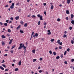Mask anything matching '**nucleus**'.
<instances>
[{"label":"nucleus","mask_w":74,"mask_h":74,"mask_svg":"<svg viewBox=\"0 0 74 74\" xmlns=\"http://www.w3.org/2000/svg\"><path fill=\"white\" fill-rule=\"evenodd\" d=\"M23 48V49H26V46H24V45H23L22 43H21L20 45V47L18 48V49L19 50L20 49H22V48Z\"/></svg>","instance_id":"obj_1"},{"label":"nucleus","mask_w":74,"mask_h":74,"mask_svg":"<svg viewBox=\"0 0 74 74\" xmlns=\"http://www.w3.org/2000/svg\"><path fill=\"white\" fill-rule=\"evenodd\" d=\"M14 5H15V3H12V5L10 7V8L11 9H13L14 8Z\"/></svg>","instance_id":"obj_2"},{"label":"nucleus","mask_w":74,"mask_h":74,"mask_svg":"<svg viewBox=\"0 0 74 74\" xmlns=\"http://www.w3.org/2000/svg\"><path fill=\"white\" fill-rule=\"evenodd\" d=\"M38 35L37 33H36L35 35L33 36V37L34 38H35V37H38Z\"/></svg>","instance_id":"obj_3"},{"label":"nucleus","mask_w":74,"mask_h":74,"mask_svg":"<svg viewBox=\"0 0 74 74\" xmlns=\"http://www.w3.org/2000/svg\"><path fill=\"white\" fill-rule=\"evenodd\" d=\"M15 19L16 20H18L19 19V16H16L15 17Z\"/></svg>","instance_id":"obj_4"},{"label":"nucleus","mask_w":74,"mask_h":74,"mask_svg":"<svg viewBox=\"0 0 74 74\" xmlns=\"http://www.w3.org/2000/svg\"><path fill=\"white\" fill-rule=\"evenodd\" d=\"M40 19L41 21L43 20V19H42V15L40 16Z\"/></svg>","instance_id":"obj_5"},{"label":"nucleus","mask_w":74,"mask_h":74,"mask_svg":"<svg viewBox=\"0 0 74 74\" xmlns=\"http://www.w3.org/2000/svg\"><path fill=\"white\" fill-rule=\"evenodd\" d=\"M21 25H19L16 28V30H18L19 29L21 28Z\"/></svg>","instance_id":"obj_6"},{"label":"nucleus","mask_w":74,"mask_h":74,"mask_svg":"<svg viewBox=\"0 0 74 74\" xmlns=\"http://www.w3.org/2000/svg\"><path fill=\"white\" fill-rule=\"evenodd\" d=\"M13 41V39H11V40H10V41L9 42V44L10 45L11 43H12V42Z\"/></svg>","instance_id":"obj_7"},{"label":"nucleus","mask_w":74,"mask_h":74,"mask_svg":"<svg viewBox=\"0 0 74 74\" xmlns=\"http://www.w3.org/2000/svg\"><path fill=\"white\" fill-rule=\"evenodd\" d=\"M21 64H22V62H21V61H20L18 62V65H19V66H21Z\"/></svg>","instance_id":"obj_8"},{"label":"nucleus","mask_w":74,"mask_h":74,"mask_svg":"<svg viewBox=\"0 0 74 74\" xmlns=\"http://www.w3.org/2000/svg\"><path fill=\"white\" fill-rule=\"evenodd\" d=\"M70 12H69V11L68 10H66V14H69Z\"/></svg>","instance_id":"obj_9"},{"label":"nucleus","mask_w":74,"mask_h":74,"mask_svg":"<svg viewBox=\"0 0 74 74\" xmlns=\"http://www.w3.org/2000/svg\"><path fill=\"white\" fill-rule=\"evenodd\" d=\"M0 69H1V70H4V68L3 67L1 66H0Z\"/></svg>","instance_id":"obj_10"},{"label":"nucleus","mask_w":74,"mask_h":74,"mask_svg":"<svg viewBox=\"0 0 74 74\" xmlns=\"http://www.w3.org/2000/svg\"><path fill=\"white\" fill-rule=\"evenodd\" d=\"M20 23L21 25H23V23H24L23 22V21L21 20L20 21Z\"/></svg>","instance_id":"obj_11"},{"label":"nucleus","mask_w":74,"mask_h":74,"mask_svg":"<svg viewBox=\"0 0 74 74\" xmlns=\"http://www.w3.org/2000/svg\"><path fill=\"white\" fill-rule=\"evenodd\" d=\"M67 4H69L71 2V0H67Z\"/></svg>","instance_id":"obj_12"},{"label":"nucleus","mask_w":74,"mask_h":74,"mask_svg":"<svg viewBox=\"0 0 74 74\" xmlns=\"http://www.w3.org/2000/svg\"><path fill=\"white\" fill-rule=\"evenodd\" d=\"M60 40H58L57 41V43H58V44H60Z\"/></svg>","instance_id":"obj_13"},{"label":"nucleus","mask_w":74,"mask_h":74,"mask_svg":"<svg viewBox=\"0 0 74 74\" xmlns=\"http://www.w3.org/2000/svg\"><path fill=\"white\" fill-rule=\"evenodd\" d=\"M35 52H36V50L35 49H34L32 51V53H35Z\"/></svg>","instance_id":"obj_14"},{"label":"nucleus","mask_w":74,"mask_h":74,"mask_svg":"<svg viewBox=\"0 0 74 74\" xmlns=\"http://www.w3.org/2000/svg\"><path fill=\"white\" fill-rule=\"evenodd\" d=\"M1 37L2 38H5V36L4 35H2L1 36Z\"/></svg>","instance_id":"obj_15"},{"label":"nucleus","mask_w":74,"mask_h":74,"mask_svg":"<svg viewBox=\"0 0 74 74\" xmlns=\"http://www.w3.org/2000/svg\"><path fill=\"white\" fill-rule=\"evenodd\" d=\"M71 23L72 24V25H74V21L72 20L71 21Z\"/></svg>","instance_id":"obj_16"},{"label":"nucleus","mask_w":74,"mask_h":74,"mask_svg":"<svg viewBox=\"0 0 74 74\" xmlns=\"http://www.w3.org/2000/svg\"><path fill=\"white\" fill-rule=\"evenodd\" d=\"M20 32L21 33H24V32H23V31H22V29L20 30Z\"/></svg>","instance_id":"obj_17"},{"label":"nucleus","mask_w":74,"mask_h":74,"mask_svg":"<svg viewBox=\"0 0 74 74\" xmlns=\"http://www.w3.org/2000/svg\"><path fill=\"white\" fill-rule=\"evenodd\" d=\"M24 26V27H27V23H25Z\"/></svg>","instance_id":"obj_18"},{"label":"nucleus","mask_w":74,"mask_h":74,"mask_svg":"<svg viewBox=\"0 0 74 74\" xmlns=\"http://www.w3.org/2000/svg\"><path fill=\"white\" fill-rule=\"evenodd\" d=\"M16 47V46L15 45L13 46L11 48V49H13V48H14L15 47Z\"/></svg>","instance_id":"obj_19"},{"label":"nucleus","mask_w":74,"mask_h":74,"mask_svg":"<svg viewBox=\"0 0 74 74\" xmlns=\"http://www.w3.org/2000/svg\"><path fill=\"white\" fill-rule=\"evenodd\" d=\"M18 68H16L14 70V71H18Z\"/></svg>","instance_id":"obj_20"},{"label":"nucleus","mask_w":74,"mask_h":74,"mask_svg":"<svg viewBox=\"0 0 74 74\" xmlns=\"http://www.w3.org/2000/svg\"><path fill=\"white\" fill-rule=\"evenodd\" d=\"M71 18H74V15H73V14H71Z\"/></svg>","instance_id":"obj_21"},{"label":"nucleus","mask_w":74,"mask_h":74,"mask_svg":"<svg viewBox=\"0 0 74 74\" xmlns=\"http://www.w3.org/2000/svg\"><path fill=\"white\" fill-rule=\"evenodd\" d=\"M4 25H5V26H7L8 25V24L7 23H4Z\"/></svg>","instance_id":"obj_22"},{"label":"nucleus","mask_w":74,"mask_h":74,"mask_svg":"<svg viewBox=\"0 0 74 74\" xmlns=\"http://www.w3.org/2000/svg\"><path fill=\"white\" fill-rule=\"evenodd\" d=\"M37 60V59H34L33 60V62H35V61H36Z\"/></svg>","instance_id":"obj_23"},{"label":"nucleus","mask_w":74,"mask_h":74,"mask_svg":"<svg viewBox=\"0 0 74 74\" xmlns=\"http://www.w3.org/2000/svg\"><path fill=\"white\" fill-rule=\"evenodd\" d=\"M11 29H8V32H9V33H11Z\"/></svg>","instance_id":"obj_24"},{"label":"nucleus","mask_w":74,"mask_h":74,"mask_svg":"<svg viewBox=\"0 0 74 74\" xmlns=\"http://www.w3.org/2000/svg\"><path fill=\"white\" fill-rule=\"evenodd\" d=\"M53 8V6L52 5L51 7V10H52Z\"/></svg>","instance_id":"obj_25"},{"label":"nucleus","mask_w":74,"mask_h":74,"mask_svg":"<svg viewBox=\"0 0 74 74\" xmlns=\"http://www.w3.org/2000/svg\"><path fill=\"white\" fill-rule=\"evenodd\" d=\"M50 41L51 42H53V41H54V39H51Z\"/></svg>","instance_id":"obj_26"},{"label":"nucleus","mask_w":74,"mask_h":74,"mask_svg":"<svg viewBox=\"0 0 74 74\" xmlns=\"http://www.w3.org/2000/svg\"><path fill=\"white\" fill-rule=\"evenodd\" d=\"M41 22V21H39L38 23V25H40V23Z\"/></svg>","instance_id":"obj_27"},{"label":"nucleus","mask_w":74,"mask_h":74,"mask_svg":"<svg viewBox=\"0 0 74 74\" xmlns=\"http://www.w3.org/2000/svg\"><path fill=\"white\" fill-rule=\"evenodd\" d=\"M10 52H11V53H14V51L12 50H11V51H10Z\"/></svg>","instance_id":"obj_28"},{"label":"nucleus","mask_w":74,"mask_h":74,"mask_svg":"<svg viewBox=\"0 0 74 74\" xmlns=\"http://www.w3.org/2000/svg\"><path fill=\"white\" fill-rule=\"evenodd\" d=\"M53 55H54V56L56 55V52H55V51L53 52Z\"/></svg>","instance_id":"obj_29"},{"label":"nucleus","mask_w":74,"mask_h":74,"mask_svg":"<svg viewBox=\"0 0 74 74\" xmlns=\"http://www.w3.org/2000/svg\"><path fill=\"white\" fill-rule=\"evenodd\" d=\"M71 43L72 44H74V40H71Z\"/></svg>","instance_id":"obj_30"},{"label":"nucleus","mask_w":74,"mask_h":74,"mask_svg":"<svg viewBox=\"0 0 74 74\" xmlns=\"http://www.w3.org/2000/svg\"><path fill=\"white\" fill-rule=\"evenodd\" d=\"M56 58L57 59H59V58H60V57H59V56H57Z\"/></svg>","instance_id":"obj_31"},{"label":"nucleus","mask_w":74,"mask_h":74,"mask_svg":"<svg viewBox=\"0 0 74 74\" xmlns=\"http://www.w3.org/2000/svg\"><path fill=\"white\" fill-rule=\"evenodd\" d=\"M42 70H40L39 71V73H42Z\"/></svg>","instance_id":"obj_32"},{"label":"nucleus","mask_w":74,"mask_h":74,"mask_svg":"<svg viewBox=\"0 0 74 74\" xmlns=\"http://www.w3.org/2000/svg\"><path fill=\"white\" fill-rule=\"evenodd\" d=\"M66 53H67V51H65L64 52V55H66Z\"/></svg>","instance_id":"obj_33"},{"label":"nucleus","mask_w":74,"mask_h":74,"mask_svg":"<svg viewBox=\"0 0 74 74\" xmlns=\"http://www.w3.org/2000/svg\"><path fill=\"white\" fill-rule=\"evenodd\" d=\"M10 19H11V21H13V20L14 19V18H13V17H11L10 18Z\"/></svg>","instance_id":"obj_34"},{"label":"nucleus","mask_w":74,"mask_h":74,"mask_svg":"<svg viewBox=\"0 0 74 74\" xmlns=\"http://www.w3.org/2000/svg\"><path fill=\"white\" fill-rule=\"evenodd\" d=\"M69 30H72V27H70L69 28Z\"/></svg>","instance_id":"obj_35"},{"label":"nucleus","mask_w":74,"mask_h":74,"mask_svg":"<svg viewBox=\"0 0 74 74\" xmlns=\"http://www.w3.org/2000/svg\"><path fill=\"white\" fill-rule=\"evenodd\" d=\"M60 57L61 58H63V54H62L60 56Z\"/></svg>","instance_id":"obj_36"},{"label":"nucleus","mask_w":74,"mask_h":74,"mask_svg":"<svg viewBox=\"0 0 74 74\" xmlns=\"http://www.w3.org/2000/svg\"><path fill=\"white\" fill-rule=\"evenodd\" d=\"M32 18H36V16L35 15H32L31 16Z\"/></svg>","instance_id":"obj_37"},{"label":"nucleus","mask_w":74,"mask_h":74,"mask_svg":"<svg viewBox=\"0 0 74 74\" xmlns=\"http://www.w3.org/2000/svg\"><path fill=\"white\" fill-rule=\"evenodd\" d=\"M39 60L40 61H41V60H42V58H40V59Z\"/></svg>","instance_id":"obj_38"},{"label":"nucleus","mask_w":74,"mask_h":74,"mask_svg":"<svg viewBox=\"0 0 74 74\" xmlns=\"http://www.w3.org/2000/svg\"><path fill=\"white\" fill-rule=\"evenodd\" d=\"M63 37H67V35H66V34H64L63 36Z\"/></svg>","instance_id":"obj_39"},{"label":"nucleus","mask_w":74,"mask_h":74,"mask_svg":"<svg viewBox=\"0 0 74 74\" xmlns=\"http://www.w3.org/2000/svg\"><path fill=\"white\" fill-rule=\"evenodd\" d=\"M49 53H50V54H51V55H52V51H49Z\"/></svg>","instance_id":"obj_40"},{"label":"nucleus","mask_w":74,"mask_h":74,"mask_svg":"<svg viewBox=\"0 0 74 74\" xmlns=\"http://www.w3.org/2000/svg\"><path fill=\"white\" fill-rule=\"evenodd\" d=\"M5 44V43H4V42H2V45H4Z\"/></svg>","instance_id":"obj_41"},{"label":"nucleus","mask_w":74,"mask_h":74,"mask_svg":"<svg viewBox=\"0 0 74 74\" xmlns=\"http://www.w3.org/2000/svg\"><path fill=\"white\" fill-rule=\"evenodd\" d=\"M47 34H48V35H50V34H51V32H49L47 33Z\"/></svg>","instance_id":"obj_42"},{"label":"nucleus","mask_w":74,"mask_h":74,"mask_svg":"<svg viewBox=\"0 0 74 74\" xmlns=\"http://www.w3.org/2000/svg\"><path fill=\"white\" fill-rule=\"evenodd\" d=\"M60 18H58V19H57V21L58 22H60Z\"/></svg>","instance_id":"obj_43"},{"label":"nucleus","mask_w":74,"mask_h":74,"mask_svg":"<svg viewBox=\"0 0 74 74\" xmlns=\"http://www.w3.org/2000/svg\"><path fill=\"white\" fill-rule=\"evenodd\" d=\"M2 66H3V67H5V68L6 66H5V65L4 64H2Z\"/></svg>","instance_id":"obj_44"},{"label":"nucleus","mask_w":74,"mask_h":74,"mask_svg":"<svg viewBox=\"0 0 74 74\" xmlns=\"http://www.w3.org/2000/svg\"><path fill=\"white\" fill-rule=\"evenodd\" d=\"M49 73L47 71H46L45 72L46 74H48Z\"/></svg>","instance_id":"obj_45"},{"label":"nucleus","mask_w":74,"mask_h":74,"mask_svg":"<svg viewBox=\"0 0 74 74\" xmlns=\"http://www.w3.org/2000/svg\"><path fill=\"white\" fill-rule=\"evenodd\" d=\"M71 61L72 62H74V59H72L71 60Z\"/></svg>","instance_id":"obj_46"},{"label":"nucleus","mask_w":74,"mask_h":74,"mask_svg":"<svg viewBox=\"0 0 74 74\" xmlns=\"http://www.w3.org/2000/svg\"><path fill=\"white\" fill-rule=\"evenodd\" d=\"M8 22H9V20H7L6 21V22L7 23H8Z\"/></svg>","instance_id":"obj_47"},{"label":"nucleus","mask_w":74,"mask_h":74,"mask_svg":"<svg viewBox=\"0 0 74 74\" xmlns=\"http://www.w3.org/2000/svg\"><path fill=\"white\" fill-rule=\"evenodd\" d=\"M66 21H68V20H69V18H68V17H66Z\"/></svg>","instance_id":"obj_48"},{"label":"nucleus","mask_w":74,"mask_h":74,"mask_svg":"<svg viewBox=\"0 0 74 74\" xmlns=\"http://www.w3.org/2000/svg\"><path fill=\"white\" fill-rule=\"evenodd\" d=\"M37 16L39 18V17H40V14H39L37 15Z\"/></svg>","instance_id":"obj_49"},{"label":"nucleus","mask_w":74,"mask_h":74,"mask_svg":"<svg viewBox=\"0 0 74 74\" xmlns=\"http://www.w3.org/2000/svg\"><path fill=\"white\" fill-rule=\"evenodd\" d=\"M64 63L66 64H67V61H65L64 62Z\"/></svg>","instance_id":"obj_50"},{"label":"nucleus","mask_w":74,"mask_h":74,"mask_svg":"<svg viewBox=\"0 0 74 74\" xmlns=\"http://www.w3.org/2000/svg\"><path fill=\"white\" fill-rule=\"evenodd\" d=\"M8 7V5H7L5 6V7Z\"/></svg>","instance_id":"obj_51"},{"label":"nucleus","mask_w":74,"mask_h":74,"mask_svg":"<svg viewBox=\"0 0 74 74\" xmlns=\"http://www.w3.org/2000/svg\"><path fill=\"white\" fill-rule=\"evenodd\" d=\"M46 4H47L46 3H44L43 5H44V6H45V5H46Z\"/></svg>","instance_id":"obj_52"},{"label":"nucleus","mask_w":74,"mask_h":74,"mask_svg":"<svg viewBox=\"0 0 74 74\" xmlns=\"http://www.w3.org/2000/svg\"><path fill=\"white\" fill-rule=\"evenodd\" d=\"M0 25H3V24L2 22H0Z\"/></svg>","instance_id":"obj_53"},{"label":"nucleus","mask_w":74,"mask_h":74,"mask_svg":"<svg viewBox=\"0 0 74 74\" xmlns=\"http://www.w3.org/2000/svg\"><path fill=\"white\" fill-rule=\"evenodd\" d=\"M44 40H45V38H42L41 40L42 41H44Z\"/></svg>","instance_id":"obj_54"},{"label":"nucleus","mask_w":74,"mask_h":74,"mask_svg":"<svg viewBox=\"0 0 74 74\" xmlns=\"http://www.w3.org/2000/svg\"><path fill=\"white\" fill-rule=\"evenodd\" d=\"M60 45H62V42H61L60 43Z\"/></svg>","instance_id":"obj_55"},{"label":"nucleus","mask_w":74,"mask_h":74,"mask_svg":"<svg viewBox=\"0 0 74 74\" xmlns=\"http://www.w3.org/2000/svg\"><path fill=\"white\" fill-rule=\"evenodd\" d=\"M4 62H5V61H4V60H3V61L1 62V63H4Z\"/></svg>","instance_id":"obj_56"},{"label":"nucleus","mask_w":74,"mask_h":74,"mask_svg":"<svg viewBox=\"0 0 74 74\" xmlns=\"http://www.w3.org/2000/svg\"><path fill=\"white\" fill-rule=\"evenodd\" d=\"M47 32L48 33H50V32H51V31L49 30H48Z\"/></svg>","instance_id":"obj_57"},{"label":"nucleus","mask_w":74,"mask_h":74,"mask_svg":"<svg viewBox=\"0 0 74 74\" xmlns=\"http://www.w3.org/2000/svg\"><path fill=\"white\" fill-rule=\"evenodd\" d=\"M70 51V49L69 48H68V49H67V51Z\"/></svg>","instance_id":"obj_58"},{"label":"nucleus","mask_w":74,"mask_h":74,"mask_svg":"<svg viewBox=\"0 0 74 74\" xmlns=\"http://www.w3.org/2000/svg\"><path fill=\"white\" fill-rule=\"evenodd\" d=\"M59 49H62V47L60 46L59 47Z\"/></svg>","instance_id":"obj_59"},{"label":"nucleus","mask_w":74,"mask_h":74,"mask_svg":"<svg viewBox=\"0 0 74 74\" xmlns=\"http://www.w3.org/2000/svg\"><path fill=\"white\" fill-rule=\"evenodd\" d=\"M8 69H5V71H8Z\"/></svg>","instance_id":"obj_60"},{"label":"nucleus","mask_w":74,"mask_h":74,"mask_svg":"<svg viewBox=\"0 0 74 74\" xmlns=\"http://www.w3.org/2000/svg\"><path fill=\"white\" fill-rule=\"evenodd\" d=\"M44 14H45V15H46V12L45 11V12H44Z\"/></svg>","instance_id":"obj_61"},{"label":"nucleus","mask_w":74,"mask_h":74,"mask_svg":"<svg viewBox=\"0 0 74 74\" xmlns=\"http://www.w3.org/2000/svg\"><path fill=\"white\" fill-rule=\"evenodd\" d=\"M43 25H47V23L45 22L44 23Z\"/></svg>","instance_id":"obj_62"},{"label":"nucleus","mask_w":74,"mask_h":74,"mask_svg":"<svg viewBox=\"0 0 74 74\" xmlns=\"http://www.w3.org/2000/svg\"><path fill=\"white\" fill-rule=\"evenodd\" d=\"M31 15H29L27 16V17H30Z\"/></svg>","instance_id":"obj_63"},{"label":"nucleus","mask_w":74,"mask_h":74,"mask_svg":"<svg viewBox=\"0 0 74 74\" xmlns=\"http://www.w3.org/2000/svg\"><path fill=\"white\" fill-rule=\"evenodd\" d=\"M16 60L15 59H14L13 60V62H16Z\"/></svg>","instance_id":"obj_64"}]
</instances>
